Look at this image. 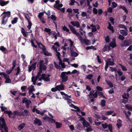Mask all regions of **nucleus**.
<instances>
[{
    "instance_id": "f257e3e1",
    "label": "nucleus",
    "mask_w": 132,
    "mask_h": 132,
    "mask_svg": "<svg viewBox=\"0 0 132 132\" xmlns=\"http://www.w3.org/2000/svg\"><path fill=\"white\" fill-rule=\"evenodd\" d=\"M44 61L41 60L39 61V71L38 72L37 75L36 77H32L31 78L32 81L33 82V84L35 85L37 79L41 76V74L42 72V71L45 70L46 69V66L44 65L45 63H43Z\"/></svg>"
},
{
    "instance_id": "f03ea898",
    "label": "nucleus",
    "mask_w": 132,
    "mask_h": 132,
    "mask_svg": "<svg viewBox=\"0 0 132 132\" xmlns=\"http://www.w3.org/2000/svg\"><path fill=\"white\" fill-rule=\"evenodd\" d=\"M0 125L1 132H8V128L5 122V120L3 118H0Z\"/></svg>"
},
{
    "instance_id": "7ed1b4c3",
    "label": "nucleus",
    "mask_w": 132,
    "mask_h": 132,
    "mask_svg": "<svg viewBox=\"0 0 132 132\" xmlns=\"http://www.w3.org/2000/svg\"><path fill=\"white\" fill-rule=\"evenodd\" d=\"M77 36L81 44H83L84 43L86 45H89L90 44V41L89 40L83 39L82 37L79 34Z\"/></svg>"
},
{
    "instance_id": "20e7f679",
    "label": "nucleus",
    "mask_w": 132,
    "mask_h": 132,
    "mask_svg": "<svg viewBox=\"0 0 132 132\" xmlns=\"http://www.w3.org/2000/svg\"><path fill=\"white\" fill-rule=\"evenodd\" d=\"M37 44L39 47H41V45L43 47L42 48V49L45 55L46 56H52V54L50 53H49L46 50L45 48L42 43H37Z\"/></svg>"
},
{
    "instance_id": "39448f33",
    "label": "nucleus",
    "mask_w": 132,
    "mask_h": 132,
    "mask_svg": "<svg viewBox=\"0 0 132 132\" xmlns=\"http://www.w3.org/2000/svg\"><path fill=\"white\" fill-rule=\"evenodd\" d=\"M22 102L23 103H25L26 106L27 108H29V105L31 103L30 100H28L26 97H24L23 99Z\"/></svg>"
},
{
    "instance_id": "423d86ee",
    "label": "nucleus",
    "mask_w": 132,
    "mask_h": 132,
    "mask_svg": "<svg viewBox=\"0 0 132 132\" xmlns=\"http://www.w3.org/2000/svg\"><path fill=\"white\" fill-rule=\"evenodd\" d=\"M132 43V40L129 39L127 40L124 41L121 44V46H128Z\"/></svg>"
},
{
    "instance_id": "0eeeda50",
    "label": "nucleus",
    "mask_w": 132,
    "mask_h": 132,
    "mask_svg": "<svg viewBox=\"0 0 132 132\" xmlns=\"http://www.w3.org/2000/svg\"><path fill=\"white\" fill-rule=\"evenodd\" d=\"M61 77L62 78V81L63 82H65L68 80V77L65 74V72H62L61 73Z\"/></svg>"
},
{
    "instance_id": "6e6552de",
    "label": "nucleus",
    "mask_w": 132,
    "mask_h": 132,
    "mask_svg": "<svg viewBox=\"0 0 132 132\" xmlns=\"http://www.w3.org/2000/svg\"><path fill=\"white\" fill-rule=\"evenodd\" d=\"M50 76V75H45V74H43L41 76V77L42 79L45 81H50V79L49 77Z\"/></svg>"
},
{
    "instance_id": "1a4fd4ad",
    "label": "nucleus",
    "mask_w": 132,
    "mask_h": 132,
    "mask_svg": "<svg viewBox=\"0 0 132 132\" xmlns=\"http://www.w3.org/2000/svg\"><path fill=\"white\" fill-rule=\"evenodd\" d=\"M114 60L113 59L108 58L106 61V63L109 65H113L114 64Z\"/></svg>"
},
{
    "instance_id": "9d476101",
    "label": "nucleus",
    "mask_w": 132,
    "mask_h": 132,
    "mask_svg": "<svg viewBox=\"0 0 132 132\" xmlns=\"http://www.w3.org/2000/svg\"><path fill=\"white\" fill-rule=\"evenodd\" d=\"M11 16V12L9 11H5L1 15V16L2 17L7 18H9Z\"/></svg>"
},
{
    "instance_id": "9b49d317",
    "label": "nucleus",
    "mask_w": 132,
    "mask_h": 132,
    "mask_svg": "<svg viewBox=\"0 0 132 132\" xmlns=\"http://www.w3.org/2000/svg\"><path fill=\"white\" fill-rule=\"evenodd\" d=\"M69 27L71 31L74 34L76 35L77 36L79 35V33L78 32H77L75 28L72 26L69 25Z\"/></svg>"
},
{
    "instance_id": "f8f14e48",
    "label": "nucleus",
    "mask_w": 132,
    "mask_h": 132,
    "mask_svg": "<svg viewBox=\"0 0 132 132\" xmlns=\"http://www.w3.org/2000/svg\"><path fill=\"white\" fill-rule=\"evenodd\" d=\"M34 122V124L35 125H37L38 126H40L42 125V122L41 121L37 118H35Z\"/></svg>"
},
{
    "instance_id": "ddd939ff",
    "label": "nucleus",
    "mask_w": 132,
    "mask_h": 132,
    "mask_svg": "<svg viewBox=\"0 0 132 132\" xmlns=\"http://www.w3.org/2000/svg\"><path fill=\"white\" fill-rule=\"evenodd\" d=\"M36 63L35 62L31 65V66H28L29 71H31L32 70H34L36 68Z\"/></svg>"
},
{
    "instance_id": "4468645a",
    "label": "nucleus",
    "mask_w": 132,
    "mask_h": 132,
    "mask_svg": "<svg viewBox=\"0 0 132 132\" xmlns=\"http://www.w3.org/2000/svg\"><path fill=\"white\" fill-rule=\"evenodd\" d=\"M70 23L73 26H76L77 28H79L80 27V24L78 21H71Z\"/></svg>"
},
{
    "instance_id": "2eb2a0df",
    "label": "nucleus",
    "mask_w": 132,
    "mask_h": 132,
    "mask_svg": "<svg viewBox=\"0 0 132 132\" xmlns=\"http://www.w3.org/2000/svg\"><path fill=\"white\" fill-rule=\"evenodd\" d=\"M74 49L70 48L71 55L72 56L76 57L78 55V54L76 52H74Z\"/></svg>"
},
{
    "instance_id": "dca6fc26",
    "label": "nucleus",
    "mask_w": 132,
    "mask_h": 132,
    "mask_svg": "<svg viewBox=\"0 0 132 132\" xmlns=\"http://www.w3.org/2000/svg\"><path fill=\"white\" fill-rule=\"evenodd\" d=\"M57 90L60 91V90H62L64 89V86L63 84H61L56 86Z\"/></svg>"
},
{
    "instance_id": "f3484780",
    "label": "nucleus",
    "mask_w": 132,
    "mask_h": 132,
    "mask_svg": "<svg viewBox=\"0 0 132 132\" xmlns=\"http://www.w3.org/2000/svg\"><path fill=\"white\" fill-rule=\"evenodd\" d=\"M117 123L116 124V125L117 126L118 128L119 129L122 126V122L120 119H118L117 121Z\"/></svg>"
},
{
    "instance_id": "a211bd4d",
    "label": "nucleus",
    "mask_w": 132,
    "mask_h": 132,
    "mask_svg": "<svg viewBox=\"0 0 132 132\" xmlns=\"http://www.w3.org/2000/svg\"><path fill=\"white\" fill-rule=\"evenodd\" d=\"M29 111L26 110H24L23 111L21 112V116H26L29 114Z\"/></svg>"
},
{
    "instance_id": "6ab92c4d",
    "label": "nucleus",
    "mask_w": 132,
    "mask_h": 132,
    "mask_svg": "<svg viewBox=\"0 0 132 132\" xmlns=\"http://www.w3.org/2000/svg\"><path fill=\"white\" fill-rule=\"evenodd\" d=\"M109 45L110 46L112 47V48H114L116 46V41L114 39H113L112 42L110 43Z\"/></svg>"
},
{
    "instance_id": "aec40b11",
    "label": "nucleus",
    "mask_w": 132,
    "mask_h": 132,
    "mask_svg": "<svg viewBox=\"0 0 132 132\" xmlns=\"http://www.w3.org/2000/svg\"><path fill=\"white\" fill-rule=\"evenodd\" d=\"M9 2V1H4L2 0H0V5L2 6H3L8 4Z\"/></svg>"
},
{
    "instance_id": "412c9836",
    "label": "nucleus",
    "mask_w": 132,
    "mask_h": 132,
    "mask_svg": "<svg viewBox=\"0 0 132 132\" xmlns=\"http://www.w3.org/2000/svg\"><path fill=\"white\" fill-rule=\"evenodd\" d=\"M84 127H88L90 126V124L86 121L82 122Z\"/></svg>"
},
{
    "instance_id": "4be33fe9",
    "label": "nucleus",
    "mask_w": 132,
    "mask_h": 132,
    "mask_svg": "<svg viewBox=\"0 0 132 132\" xmlns=\"http://www.w3.org/2000/svg\"><path fill=\"white\" fill-rule=\"evenodd\" d=\"M28 90H29V93H32L33 91H35V89L34 88V86L32 85L30 86V87L28 88Z\"/></svg>"
},
{
    "instance_id": "5701e85b",
    "label": "nucleus",
    "mask_w": 132,
    "mask_h": 132,
    "mask_svg": "<svg viewBox=\"0 0 132 132\" xmlns=\"http://www.w3.org/2000/svg\"><path fill=\"white\" fill-rule=\"evenodd\" d=\"M4 78L6 79V80L5 81V82L6 83H9L11 82V80L9 78V76L8 75H7V76H5Z\"/></svg>"
},
{
    "instance_id": "b1692460",
    "label": "nucleus",
    "mask_w": 132,
    "mask_h": 132,
    "mask_svg": "<svg viewBox=\"0 0 132 132\" xmlns=\"http://www.w3.org/2000/svg\"><path fill=\"white\" fill-rule=\"evenodd\" d=\"M2 18L3 19L2 20L1 23L2 24L5 25L6 24L8 18L3 17H2Z\"/></svg>"
},
{
    "instance_id": "393cba45",
    "label": "nucleus",
    "mask_w": 132,
    "mask_h": 132,
    "mask_svg": "<svg viewBox=\"0 0 132 132\" xmlns=\"http://www.w3.org/2000/svg\"><path fill=\"white\" fill-rule=\"evenodd\" d=\"M68 40L70 42V48L76 49L75 46L73 45V44L74 43L70 39H69Z\"/></svg>"
},
{
    "instance_id": "a878e982",
    "label": "nucleus",
    "mask_w": 132,
    "mask_h": 132,
    "mask_svg": "<svg viewBox=\"0 0 132 132\" xmlns=\"http://www.w3.org/2000/svg\"><path fill=\"white\" fill-rule=\"evenodd\" d=\"M129 95L128 93H125L123 95H122V97L128 100L129 97Z\"/></svg>"
},
{
    "instance_id": "bb28decb",
    "label": "nucleus",
    "mask_w": 132,
    "mask_h": 132,
    "mask_svg": "<svg viewBox=\"0 0 132 132\" xmlns=\"http://www.w3.org/2000/svg\"><path fill=\"white\" fill-rule=\"evenodd\" d=\"M4 113L7 114L9 116V118H11L12 116H11L12 115V113L11 111H4Z\"/></svg>"
},
{
    "instance_id": "cd10ccee",
    "label": "nucleus",
    "mask_w": 132,
    "mask_h": 132,
    "mask_svg": "<svg viewBox=\"0 0 132 132\" xmlns=\"http://www.w3.org/2000/svg\"><path fill=\"white\" fill-rule=\"evenodd\" d=\"M127 31H126V30L125 31L124 30H120V33L125 36H127L128 33L127 32Z\"/></svg>"
},
{
    "instance_id": "c85d7f7f",
    "label": "nucleus",
    "mask_w": 132,
    "mask_h": 132,
    "mask_svg": "<svg viewBox=\"0 0 132 132\" xmlns=\"http://www.w3.org/2000/svg\"><path fill=\"white\" fill-rule=\"evenodd\" d=\"M60 61L59 63L60 65L63 68H65V65L64 63L62 62V61L61 60H59Z\"/></svg>"
},
{
    "instance_id": "c756f323",
    "label": "nucleus",
    "mask_w": 132,
    "mask_h": 132,
    "mask_svg": "<svg viewBox=\"0 0 132 132\" xmlns=\"http://www.w3.org/2000/svg\"><path fill=\"white\" fill-rule=\"evenodd\" d=\"M109 26L108 27V28L110 30L112 31V32H113L114 31L113 29V27L111 25L110 23L109 22L108 23Z\"/></svg>"
},
{
    "instance_id": "7c9ffc66",
    "label": "nucleus",
    "mask_w": 132,
    "mask_h": 132,
    "mask_svg": "<svg viewBox=\"0 0 132 132\" xmlns=\"http://www.w3.org/2000/svg\"><path fill=\"white\" fill-rule=\"evenodd\" d=\"M118 27L120 28L124 29L126 31H128V30L127 29L126 27L124 25L121 24H119L118 25Z\"/></svg>"
},
{
    "instance_id": "2f4dec72",
    "label": "nucleus",
    "mask_w": 132,
    "mask_h": 132,
    "mask_svg": "<svg viewBox=\"0 0 132 132\" xmlns=\"http://www.w3.org/2000/svg\"><path fill=\"white\" fill-rule=\"evenodd\" d=\"M111 49L110 46L107 45H105L103 48L104 51H109Z\"/></svg>"
},
{
    "instance_id": "473e14b6",
    "label": "nucleus",
    "mask_w": 132,
    "mask_h": 132,
    "mask_svg": "<svg viewBox=\"0 0 132 132\" xmlns=\"http://www.w3.org/2000/svg\"><path fill=\"white\" fill-rule=\"evenodd\" d=\"M114 112L113 111H108L106 112L105 113V116H109L112 114Z\"/></svg>"
},
{
    "instance_id": "72a5a7b5",
    "label": "nucleus",
    "mask_w": 132,
    "mask_h": 132,
    "mask_svg": "<svg viewBox=\"0 0 132 132\" xmlns=\"http://www.w3.org/2000/svg\"><path fill=\"white\" fill-rule=\"evenodd\" d=\"M13 114L14 115L21 116V112H19L18 111H14V112Z\"/></svg>"
},
{
    "instance_id": "f704fd0d",
    "label": "nucleus",
    "mask_w": 132,
    "mask_h": 132,
    "mask_svg": "<svg viewBox=\"0 0 132 132\" xmlns=\"http://www.w3.org/2000/svg\"><path fill=\"white\" fill-rule=\"evenodd\" d=\"M125 107L128 110L130 111H132V106L131 105L128 104H127L125 105Z\"/></svg>"
},
{
    "instance_id": "c9c22d12",
    "label": "nucleus",
    "mask_w": 132,
    "mask_h": 132,
    "mask_svg": "<svg viewBox=\"0 0 132 132\" xmlns=\"http://www.w3.org/2000/svg\"><path fill=\"white\" fill-rule=\"evenodd\" d=\"M25 125V124L24 123H22L19 125L18 127V128L19 130H21L23 128Z\"/></svg>"
},
{
    "instance_id": "e433bc0d",
    "label": "nucleus",
    "mask_w": 132,
    "mask_h": 132,
    "mask_svg": "<svg viewBox=\"0 0 132 132\" xmlns=\"http://www.w3.org/2000/svg\"><path fill=\"white\" fill-rule=\"evenodd\" d=\"M119 65L121 67L123 71H126L127 70V69L126 68V67L125 66L121 64H119Z\"/></svg>"
},
{
    "instance_id": "4c0bfd02",
    "label": "nucleus",
    "mask_w": 132,
    "mask_h": 132,
    "mask_svg": "<svg viewBox=\"0 0 132 132\" xmlns=\"http://www.w3.org/2000/svg\"><path fill=\"white\" fill-rule=\"evenodd\" d=\"M73 74H76L77 75H78L80 73L79 71L77 70L76 69L74 70L71 72Z\"/></svg>"
},
{
    "instance_id": "58836bf2",
    "label": "nucleus",
    "mask_w": 132,
    "mask_h": 132,
    "mask_svg": "<svg viewBox=\"0 0 132 132\" xmlns=\"http://www.w3.org/2000/svg\"><path fill=\"white\" fill-rule=\"evenodd\" d=\"M48 18H50L53 21H55L56 20V18L55 16L52 15L50 17H48Z\"/></svg>"
},
{
    "instance_id": "ea45409f",
    "label": "nucleus",
    "mask_w": 132,
    "mask_h": 132,
    "mask_svg": "<svg viewBox=\"0 0 132 132\" xmlns=\"http://www.w3.org/2000/svg\"><path fill=\"white\" fill-rule=\"evenodd\" d=\"M107 84L109 85L110 87H113V85L112 83L110 81H106Z\"/></svg>"
},
{
    "instance_id": "a19ab883",
    "label": "nucleus",
    "mask_w": 132,
    "mask_h": 132,
    "mask_svg": "<svg viewBox=\"0 0 132 132\" xmlns=\"http://www.w3.org/2000/svg\"><path fill=\"white\" fill-rule=\"evenodd\" d=\"M93 130V129L90 125L88 127H87L86 129V131L88 132L92 131Z\"/></svg>"
},
{
    "instance_id": "79ce46f5",
    "label": "nucleus",
    "mask_w": 132,
    "mask_h": 132,
    "mask_svg": "<svg viewBox=\"0 0 132 132\" xmlns=\"http://www.w3.org/2000/svg\"><path fill=\"white\" fill-rule=\"evenodd\" d=\"M55 4L54 5V6L56 8H59L58 6V5L59 4V1L58 0L56 1H55Z\"/></svg>"
},
{
    "instance_id": "37998d69",
    "label": "nucleus",
    "mask_w": 132,
    "mask_h": 132,
    "mask_svg": "<svg viewBox=\"0 0 132 132\" xmlns=\"http://www.w3.org/2000/svg\"><path fill=\"white\" fill-rule=\"evenodd\" d=\"M55 124L56 125V128H60L62 126V124L58 122H56Z\"/></svg>"
},
{
    "instance_id": "c03bdc74",
    "label": "nucleus",
    "mask_w": 132,
    "mask_h": 132,
    "mask_svg": "<svg viewBox=\"0 0 132 132\" xmlns=\"http://www.w3.org/2000/svg\"><path fill=\"white\" fill-rule=\"evenodd\" d=\"M71 107L75 109H76L77 111L78 112H79L80 111V109L78 108V107L76 106L73 104V105H72V106Z\"/></svg>"
},
{
    "instance_id": "a18cd8bd",
    "label": "nucleus",
    "mask_w": 132,
    "mask_h": 132,
    "mask_svg": "<svg viewBox=\"0 0 132 132\" xmlns=\"http://www.w3.org/2000/svg\"><path fill=\"white\" fill-rule=\"evenodd\" d=\"M26 77L24 75H22L21 77H20L19 78L20 80L22 81H23L26 79Z\"/></svg>"
},
{
    "instance_id": "49530a36",
    "label": "nucleus",
    "mask_w": 132,
    "mask_h": 132,
    "mask_svg": "<svg viewBox=\"0 0 132 132\" xmlns=\"http://www.w3.org/2000/svg\"><path fill=\"white\" fill-rule=\"evenodd\" d=\"M105 101L104 100H101V105L102 106H104L105 105Z\"/></svg>"
},
{
    "instance_id": "de8ad7c7",
    "label": "nucleus",
    "mask_w": 132,
    "mask_h": 132,
    "mask_svg": "<svg viewBox=\"0 0 132 132\" xmlns=\"http://www.w3.org/2000/svg\"><path fill=\"white\" fill-rule=\"evenodd\" d=\"M28 24V25L27 26V27L30 30L31 29V26H32V24L30 21H29Z\"/></svg>"
},
{
    "instance_id": "09e8293b",
    "label": "nucleus",
    "mask_w": 132,
    "mask_h": 132,
    "mask_svg": "<svg viewBox=\"0 0 132 132\" xmlns=\"http://www.w3.org/2000/svg\"><path fill=\"white\" fill-rule=\"evenodd\" d=\"M18 18H14V19L12 21V24H14L16 23L17 21Z\"/></svg>"
},
{
    "instance_id": "8fccbe9b",
    "label": "nucleus",
    "mask_w": 132,
    "mask_h": 132,
    "mask_svg": "<svg viewBox=\"0 0 132 132\" xmlns=\"http://www.w3.org/2000/svg\"><path fill=\"white\" fill-rule=\"evenodd\" d=\"M0 50L4 53H5L6 50V48L3 46H2L0 47Z\"/></svg>"
},
{
    "instance_id": "3c124183",
    "label": "nucleus",
    "mask_w": 132,
    "mask_h": 132,
    "mask_svg": "<svg viewBox=\"0 0 132 132\" xmlns=\"http://www.w3.org/2000/svg\"><path fill=\"white\" fill-rule=\"evenodd\" d=\"M109 68H110L109 70L112 72L115 71L117 70V69L116 68H113L111 67H110Z\"/></svg>"
},
{
    "instance_id": "603ef678",
    "label": "nucleus",
    "mask_w": 132,
    "mask_h": 132,
    "mask_svg": "<svg viewBox=\"0 0 132 132\" xmlns=\"http://www.w3.org/2000/svg\"><path fill=\"white\" fill-rule=\"evenodd\" d=\"M56 56L57 57L58 59L59 60H61L60 56V53L59 52H58L57 51H56Z\"/></svg>"
},
{
    "instance_id": "864d4df0",
    "label": "nucleus",
    "mask_w": 132,
    "mask_h": 132,
    "mask_svg": "<svg viewBox=\"0 0 132 132\" xmlns=\"http://www.w3.org/2000/svg\"><path fill=\"white\" fill-rule=\"evenodd\" d=\"M108 128L110 130V131L111 132H112V126L111 124H109L108 125Z\"/></svg>"
},
{
    "instance_id": "5fc2aeb1",
    "label": "nucleus",
    "mask_w": 132,
    "mask_h": 132,
    "mask_svg": "<svg viewBox=\"0 0 132 132\" xmlns=\"http://www.w3.org/2000/svg\"><path fill=\"white\" fill-rule=\"evenodd\" d=\"M118 38L119 39L122 40H123L125 38L123 36L121 35H119L118 36Z\"/></svg>"
},
{
    "instance_id": "6e6d98bb",
    "label": "nucleus",
    "mask_w": 132,
    "mask_h": 132,
    "mask_svg": "<svg viewBox=\"0 0 132 132\" xmlns=\"http://www.w3.org/2000/svg\"><path fill=\"white\" fill-rule=\"evenodd\" d=\"M29 94L30 96L31 97H32L33 98H35V95L32 92V93H29Z\"/></svg>"
},
{
    "instance_id": "4d7b16f0",
    "label": "nucleus",
    "mask_w": 132,
    "mask_h": 132,
    "mask_svg": "<svg viewBox=\"0 0 132 132\" xmlns=\"http://www.w3.org/2000/svg\"><path fill=\"white\" fill-rule=\"evenodd\" d=\"M16 73L15 75H17L20 72V69L19 67H18L17 69L16 70Z\"/></svg>"
},
{
    "instance_id": "13d9d810",
    "label": "nucleus",
    "mask_w": 132,
    "mask_h": 132,
    "mask_svg": "<svg viewBox=\"0 0 132 132\" xmlns=\"http://www.w3.org/2000/svg\"><path fill=\"white\" fill-rule=\"evenodd\" d=\"M73 10L74 11V13H77L78 14H79V10L78 9H73Z\"/></svg>"
},
{
    "instance_id": "bf43d9fd",
    "label": "nucleus",
    "mask_w": 132,
    "mask_h": 132,
    "mask_svg": "<svg viewBox=\"0 0 132 132\" xmlns=\"http://www.w3.org/2000/svg\"><path fill=\"white\" fill-rule=\"evenodd\" d=\"M93 76L92 74H90L87 76L86 78L87 79L89 80L91 79L93 77Z\"/></svg>"
},
{
    "instance_id": "052dcab7",
    "label": "nucleus",
    "mask_w": 132,
    "mask_h": 132,
    "mask_svg": "<svg viewBox=\"0 0 132 132\" xmlns=\"http://www.w3.org/2000/svg\"><path fill=\"white\" fill-rule=\"evenodd\" d=\"M102 127L104 129H106L108 127V125L106 123L102 124Z\"/></svg>"
},
{
    "instance_id": "680f3d73",
    "label": "nucleus",
    "mask_w": 132,
    "mask_h": 132,
    "mask_svg": "<svg viewBox=\"0 0 132 132\" xmlns=\"http://www.w3.org/2000/svg\"><path fill=\"white\" fill-rule=\"evenodd\" d=\"M63 29L64 31H66L67 32H68L69 31V30L65 26H64L63 27Z\"/></svg>"
},
{
    "instance_id": "e2e57ef3",
    "label": "nucleus",
    "mask_w": 132,
    "mask_h": 132,
    "mask_svg": "<svg viewBox=\"0 0 132 132\" xmlns=\"http://www.w3.org/2000/svg\"><path fill=\"white\" fill-rule=\"evenodd\" d=\"M49 122L50 123H53L55 122V120L53 119H51V118L49 120Z\"/></svg>"
},
{
    "instance_id": "0e129e2a",
    "label": "nucleus",
    "mask_w": 132,
    "mask_h": 132,
    "mask_svg": "<svg viewBox=\"0 0 132 132\" xmlns=\"http://www.w3.org/2000/svg\"><path fill=\"white\" fill-rule=\"evenodd\" d=\"M44 31L45 32H50L51 31V29L49 28H45Z\"/></svg>"
},
{
    "instance_id": "69168bd1",
    "label": "nucleus",
    "mask_w": 132,
    "mask_h": 132,
    "mask_svg": "<svg viewBox=\"0 0 132 132\" xmlns=\"http://www.w3.org/2000/svg\"><path fill=\"white\" fill-rule=\"evenodd\" d=\"M96 88L98 90L101 91H102L103 90V88L99 86H97L96 87Z\"/></svg>"
},
{
    "instance_id": "338daca9",
    "label": "nucleus",
    "mask_w": 132,
    "mask_h": 132,
    "mask_svg": "<svg viewBox=\"0 0 132 132\" xmlns=\"http://www.w3.org/2000/svg\"><path fill=\"white\" fill-rule=\"evenodd\" d=\"M105 40L106 42L107 43H108L109 42L110 40V38L109 36H106L105 38Z\"/></svg>"
},
{
    "instance_id": "774afa93",
    "label": "nucleus",
    "mask_w": 132,
    "mask_h": 132,
    "mask_svg": "<svg viewBox=\"0 0 132 132\" xmlns=\"http://www.w3.org/2000/svg\"><path fill=\"white\" fill-rule=\"evenodd\" d=\"M98 91H96L93 94V96L94 98H96L97 96Z\"/></svg>"
}]
</instances>
